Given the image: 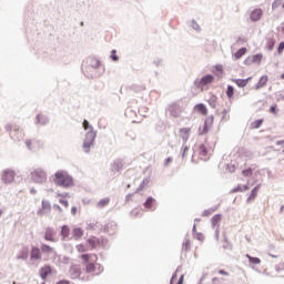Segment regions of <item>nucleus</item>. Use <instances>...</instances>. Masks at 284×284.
I'll return each mask as SVG.
<instances>
[{
  "instance_id": "obj_14",
  "label": "nucleus",
  "mask_w": 284,
  "mask_h": 284,
  "mask_svg": "<svg viewBox=\"0 0 284 284\" xmlns=\"http://www.w3.org/2000/svg\"><path fill=\"white\" fill-rule=\"evenodd\" d=\"M104 232L112 236L113 234H116V223L115 222H109L104 226Z\"/></svg>"
},
{
  "instance_id": "obj_58",
  "label": "nucleus",
  "mask_w": 284,
  "mask_h": 284,
  "mask_svg": "<svg viewBox=\"0 0 284 284\" xmlns=\"http://www.w3.org/2000/svg\"><path fill=\"white\" fill-rule=\"evenodd\" d=\"M140 213L141 211L139 209H134L131 211V216H139Z\"/></svg>"
},
{
  "instance_id": "obj_30",
  "label": "nucleus",
  "mask_w": 284,
  "mask_h": 284,
  "mask_svg": "<svg viewBox=\"0 0 284 284\" xmlns=\"http://www.w3.org/2000/svg\"><path fill=\"white\" fill-rule=\"evenodd\" d=\"M195 110L200 112V114H203V115L207 114V106H205V104L203 103L195 105Z\"/></svg>"
},
{
  "instance_id": "obj_2",
  "label": "nucleus",
  "mask_w": 284,
  "mask_h": 284,
  "mask_svg": "<svg viewBox=\"0 0 284 284\" xmlns=\"http://www.w3.org/2000/svg\"><path fill=\"white\" fill-rule=\"evenodd\" d=\"M53 182L59 187H72V185H74V180L65 171L55 172V174L53 176Z\"/></svg>"
},
{
  "instance_id": "obj_18",
  "label": "nucleus",
  "mask_w": 284,
  "mask_h": 284,
  "mask_svg": "<svg viewBox=\"0 0 284 284\" xmlns=\"http://www.w3.org/2000/svg\"><path fill=\"white\" fill-rule=\"evenodd\" d=\"M50 123V119H48V115L38 114L36 118V124L37 125H48Z\"/></svg>"
},
{
  "instance_id": "obj_34",
  "label": "nucleus",
  "mask_w": 284,
  "mask_h": 284,
  "mask_svg": "<svg viewBox=\"0 0 284 284\" xmlns=\"http://www.w3.org/2000/svg\"><path fill=\"white\" fill-rule=\"evenodd\" d=\"M97 239L98 237H91L87 240V243L90 245L91 250H97V245H98Z\"/></svg>"
},
{
  "instance_id": "obj_21",
  "label": "nucleus",
  "mask_w": 284,
  "mask_h": 284,
  "mask_svg": "<svg viewBox=\"0 0 284 284\" xmlns=\"http://www.w3.org/2000/svg\"><path fill=\"white\" fill-rule=\"evenodd\" d=\"M265 85H267V75H262L255 85V90H261V88H265Z\"/></svg>"
},
{
  "instance_id": "obj_51",
  "label": "nucleus",
  "mask_w": 284,
  "mask_h": 284,
  "mask_svg": "<svg viewBox=\"0 0 284 284\" xmlns=\"http://www.w3.org/2000/svg\"><path fill=\"white\" fill-rule=\"evenodd\" d=\"M183 250H185V252H190V240L185 239L184 243H183Z\"/></svg>"
},
{
  "instance_id": "obj_25",
  "label": "nucleus",
  "mask_w": 284,
  "mask_h": 284,
  "mask_svg": "<svg viewBox=\"0 0 284 284\" xmlns=\"http://www.w3.org/2000/svg\"><path fill=\"white\" fill-rule=\"evenodd\" d=\"M108 205H110V197H104L97 203L99 210H103V207H108Z\"/></svg>"
},
{
  "instance_id": "obj_44",
  "label": "nucleus",
  "mask_w": 284,
  "mask_h": 284,
  "mask_svg": "<svg viewBox=\"0 0 284 284\" xmlns=\"http://www.w3.org/2000/svg\"><path fill=\"white\" fill-rule=\"evenodd\" d=\"M281 6H283V0H275L272 3V10H276L277 8H281Z\"/></svg>"
},
{
  "instance_id": "obj_46",
  "label": "nucleus",
  "mask_w": 284,
  "mask_h": 284,
  "mask_svg": "<svg viewBox=\"0 0 284 284\" xmlns=\"http://www.w3.org/2000/svg\"><path fill=\"white\" fill-rule=\"evenodd\" d=\"M275 45H276V41H274V40L267 41V50H270V52H272V50H274Z\"/></svg>"
},
{
  "instance_id": "obj_37",
  "label": "nucleus",
  "mask_w": 284,
  "mask_h": 284,
  "mask_svg": "<svg viewBox=\"0 0 284 284\" xmlns=\"http://www.w3.org/2000/svg\"><path fill=\"white\" fill-rule=\"evenodd\" d=\"M84 265H85L87 274H92V272H94V270H97V266L94 265V263H89V264H84Z\"/></svg>"
},
{
  "instance_id": "obj_43",
  "label": "nucleus",
  "mask_w": 284,
  "mask_h": 284,
  "mask_svg": "<svg viewBox=\"0 0 284 284\" xmlns=\"http://www.w3.org/2000/svg\"><path fill=\"white\" fill-rule=\"evenodd\" d=\"M261 61H263V54L262 53H257L253 55V63H261Z\"/></svg>"
},
{
  "instance_id": "obj_26",
  "label": "nucleus",
  "mask_w": 284,
  "mask_h": 284,
  "mask_svg": "<svg viewBox=\"0 0 284 284\" xmlns=\"http://www.w3.org/2000/svg\"><path fill=\"white\" fill-rule=\"evenodd\" d=\"M250 79H252V78L235 79L233 81H234V83H236L237 88H245V85H247V83L250 82Z\"/></svg>"
},
{
  "instance_id": "obj_8",
  "label": "nucleus",
  "mask_w": 284,
  "mask_h": 284,
  "mask_svg": "<svg viewBox=\"0 0 284 284\" xmlns=\"http://www.w3.org/2000/svg\"><path fill=\"white\" fill-rule=\"evenodd\" d=\"M14 176H17V173L12 169H7L2 172L1 181L8 185L14 182Z\"/></svg>"
},
{
  "instance_id": "obj_33",
  "label": "nucleus",
  "mask_w": 284,
  "mask_h": 284,
  "mask_svg": "<svg viewBox=\"0 0 284 284\" xmlns=\"http://www.w3.org/2000/svg\"><path fill=\"white\" fill-rule=\"evenodd\" d=\"M97 243L98 245H100V247H103V248L108 247V239L105 237H98Z\"/></svg>"
},
{
  "instance_id": "obj_7",
  "label": "nucleus",
  "mask_w": 284,
  "mask_h": 284,
  "mask_svg": "<svg viewBox=\"0 0 284 284\" xmlns=\"http://www.w3.org/2000/svg\"><path fill=\"white\" fill-rule=\"evenodd\" d=\"M26 148L30 150V152H39L41 148L43 146V143H41L40 140L32 139V140H26Z\"/></svg>"
},
{
  "instance_id": "obj_5",
  "label": "nucleus",
  "mask_w": 284,
  "mask_h": 284,
  "mask_svg": "<svg viewBox=\"0 0 284 284\" xmlns=\"http://www.w3.org/2000/svg\"><path fill=\"white\" fill-rule=\"evenodd\" d=\"M7 132H9L12 141H21L23 139V133L19 130V125L17 124H8L6 126Z\"/></svg>"
},
{
  "instance_id": "obj_23",
  "label": "nucleus",
  "mask_w": 284,
  "mask_h": 284,
  "mask_svg": "<svg viewBox=\"0 0 284 284\" xmlns=\"http://www.w3.org/2000/svg\"><path fill=\"white\" fill-rule=\"evenodd\" d=\"M28 256H29L28 247H23V248L19 252V255L17 256V258H18L19 261H28Z\"/></svg>"
},
{
  "instance_id": "obj_40",
  "label": "nucleus",
  "mask_w": 284,
  "mask_h": 284,
  "mask_svg": "<svg viewBox=\"0 0 284 284\" xmlns=\"http://www.w3.org/2000/svg\"><path fill=\"white\" fill-rule=\"evenodd\" d=\"M199 153L201 154V156H207V148H205V144H200Z\"/></svg>"
},
{
  "instance_id": "obj_47",
  "label": "nucleus",
  "mask_w": 284,
  "mask_h": 284,
  "mask_svg": "<svg viewBox=\"0 0 284 284\" xmlns=\"http://www.w3.org/2000/svg\"><path fill=\"white\" fill-rule=\"evenodd\" d=\"M82 126L84 128V130H94V128L90 125V122L88 120L83 121Z\"/></svg>"
},
{
  "instance_id": "obj_52",
  "label": "nucleus",
  "mask_w": 284,
  "mask_h": 284,
  "mask_svg": "<svg viewBox=\"0 0 284 284\" xmlns=\"http://www.w3.org/2000/svg\"><path fill=\"white\" fill-rule=\"evenodd\" d=\"M226 170L232 174V173L236 172V165L235 164H229L226 166Z\"/></svg>"
},
{
  "instance_id": "obj_56",
  "label": "nucleus",
  "mask_w": 284,
  "mask_h": 284,
  "mask_svg": "<svg viewBox=\"0 0 284 284\" xmlns=\"http://www.w3.org/2000/svg\"><path fill=\"white\" fill-rule=\"evenodd\" d=\"M154 65H156V68H161V65H163V60L162 59H156L153 61Z\"/></svg>"
},
{
  "instance_id": "obj_1",
  "label": "nucleus",
  "mask_w": 284,
  "mask_h": 284,
  "mask_svg": "<svg viewBox=\"0 0 284 284\" xmlns=\"http://www.w3.org/2000/svg\"><path fill=\"white\" fill-rule=\"evenodd\" d=\"M105 73V68L101 64V61L97 58H89L87 60L85 77L87 79H99Z\"/></svg>"
},
{
  "instance_id": "obj_42",
  "label": "nucleus",
  "mask_w": 284,
  "mask_h": 284,
  "mask_svg": "<svg viewBox=\"0 0 284 284\" xmlns=\"http://www.w3.org/2000/svg\"><path fill=\"white\" fill-rule=\"evenodd\" d=\"M191 28H193V30H195L196 32H201V26L199 24V22H196V20L191 21Z\"/></svg>"
},
{
  "instance_id": "obj_27",
  "label": "nucleus",
  "mask_w": 284,
  "mask_h": 284,
  "mask_svg": "<svg viewBox=\"0 0 284 284\" xmlns=\"http://www.w3.org/2000/svg\"><path fill=\"white\" fill-rule=\"evenodd\" d=\"M148 185H150V180L144 179L141 184L139 185V187L135 190V194H139V192H143V190H145V187H148Z\"/></svg>"
},
{
  "instance_id": "obj_20",
  "label": "nucleus",
  "mask_w": 284,
  "mask_h": 284,
  "mask_svg": "<svg viewBox=\"0 0 284 284\" xmlns=\"http://www.w3.org/2000/svg\"><path fill=\"white\" fill-rule=\"evenodd\" d=\"M84 232L83 229L81 227H74L72 230V236L74 239V241H79V239H81L83 236Z\"/></svg>"
},
{
  "instance_id": "obj_6",
  "label": "nucleus",
  "mask_w": 284,
  "mask_h": 284,
  "mask_svg": "<svg viewBox=\"0 0 284 284\" xmlns=\"http://www.w3.org/2000/svg\"><path fill=\"white\" fill-rule=\"evenodd\" d=\"M210 83H214V75L212 74L203 75L201 79L194 81V85L197 90H203V88L210 85Z\"/></svg>"
},
{
  "instance_id": "obj_60",
  "label": "nucleus",
  "mask_w": 284,
  "mask_h": 284,
  "mask_svg": "<svg viewBox=\"0 0 284 284\" xmlns=\"http://www.w3.org/2000/svg\"><path fill=\"white\" fill-rule=\"evenodd\" d=\"M233 192H243V185L239 184L235 189H233Z\"/></svg>"
},
{
  "instance_id": "obj_62",
  "label": "nucleus",
  "mask_w": 284,
  "mask_h": 284,
  "mask_svg": "<svg viewBox=\"0 0 284 284\" xmlns=\"http://www.w3.org/2000/svg\"><path fill=\"white\" fill-rule=\"evenodd\" d=\"M173 159L172 158H168L164 162V166L168 168L170 165V163H172Z\"/></svg>"
},
{
  "instance_id": "obj_15",
  "label": "nucleus",
  "mask_w": 284,
  "mask_h": 284,
  "mask_svg": "<svg viewBox=\"0 0 284 284\" xmlns=\"http://www.w3.org/2000/svg\"><path fill=\"white\" fill-rule=\"evenodd\" d=\"M44 240L45 241H50L51 243H55L57 240L54 239V229L48 226L45 229V233H44Z\"/></svg>"
},
{
  "instance_id": "obj_45",
  "label": "nucleus",
  "mask_w": 284,
  "mask_h": 284,
  "mask_svg": "<svg viewBox=\"0 0 284 284\" xmlns=\"http://www.w3.org/2000/svg\"><path fill=\"white\" fill-rule=\"evenodd\" d=\"M110 59L111 61H114V62L119 61V55H116V50L113 49L111 51Z\"/></svg>"
},
{
  "instance_id": "obj_3",
  "label": "nucleus",
  "mask_w": 284,
  "mask_h": 284,
  "mask_svg": "<svg viewBox=\"0 0 284 284\" xmlns=\"http://www.w3.org/2000/svg\"><path fill=\"white\" fill-rule=\"evenodd\" d=\"M31 179L33 183H37L38 185H43V183L48 181V173L43 169L38 168L31 172Z\"/></svg>"
},
{
  "instance_id": "obj_29",
  "label": "nucleus",
  "mask_w": 284,
  "mask_h": 284,
  "mask_svg": "<svg viewBox=\"0 0 284 284\" xmlns=\"http://www.w3.org/2000/svg\"><path fill=\"white\" fill-rule=\"evenodd\" d=\"M223 219L222 214H215L212 219H211V223L213 227H216L219 225V223H221V220Z\"/></svg>"
},
{
  "instance_id": "obj_11",
  "label": "nucleus",
  "mask_w": 284,
  "mask_h": 284,
  "mask_svg": "<svg viewBox=\"0 0 284 284\" xmlns=\"http://www.w3.org/2000/svg\"><path fill=\"white\" fill-rule=\"evenodd\" d=\"M52 210V205L50 204V201L42 200V207L38 210L37 214L38 216H43L45 212H50Z\"/></svg>"
},
{
  "instance_id": "obj_24",
  "label": "nucleus",
  "mask_w": 284,
  "mask_h": 284,
  "mask_svg": "<svg viewBox=\"0 0 284 284\" xmlns=\"http://www.w3.org/2000/svg\"><path fill=\"white\" fill-rule=\"evenodd\" d=\"M154 203H156V200L152 196H149L143 205L146 210H152V207H154Z\"/></svg>"
},
{
  "instance_id": "obj_19",
  "label": "nucleus",
  "mask_w": 284,
  "mask_h": 284,
  "mask_svg": "<svg viewBox=\"0 0 284 284\" xmlns=\"http://www.w3.org/2000/svg\"><path fill=\"white\" fill-rule=\"evenodd\" d=\"M258 190H261V184H257L252 191L251 194L248 195L246 203H250L252 201H254V199H256L257 194H258Z\"/></svg>"
},
{
  "instance_id": "obj_61",
  "label": "nucleus",
  "mask_w": 284,
  "mask_h": 284,
  "mask_svg": "<svg viewBox=\"0 0 284 284\" xmlns=\"http://www.w3.org/2000/svg\"><path fill=\"white\" fill-rule=\"evenodd\" d=\"M270 112H271L272 114H276V112H278V110L276 109V104L271 105Z\"/></svg>"
},
{
  "instance_id": "obj_53",
  "label": "nucleus",
  "mask_w": 284,
  "mask_h": 284,
  "mask_svg": "<svg viewBox=\"0 0 284 284\" xmlns=\"http://www.w3.org/2000/svg\"><path fill=\"white\" fill-rule=\"evenodd\" d=\"M252 173H253L252 169H246L242 171L243 176H252Z\"/></svg>"
},
{
  "instance_id": "obj_64",
  "label": "nucleus",
  "mask_w": 284,
  "mask_h": 284,
  "mask_svg": "<svg viewBox=\"0 0 284 284\" xmlns=\"http://www.w3.org/2000/svg\"><path fill=\"white\" fill-rule=\"evenodd\" d=\"M195 239H196V241H203L202 233H196Z\"/></svg>"
},
{
  "instance_id": "obj_63",
  "label": "nucleus",
  "mask_w": 284,
  "mask_h": 284,
  "mask_svg": "<svg viewBox=\"0 0 284 284\" xmlns=\"http://www.w3.org/2000/svg\"><path fill=\"white\" fill-rule=\"evenodd\" d=\"M88 230H97V223H90L88 224Z\"/></svg>"
},
{
  "instance_id": "obj_57",
  "label": "nucleus",
  "mask_w": 284,
  "mask_h": 284,
  "mask_svg": "<svg viewBox=\"0 0 284 284\" xmlns=\"http://www.w3.org/2000/svg\"><path fill=\"white\" fill-rule=\"evenodd\" d=\"M132 196H134V193H129L125 195V203H130L132 201Z\"/></svg>"
},
{
  "instance_id": "obj_10",
  "label": "nucleus",
  "mask_w": 284,
  "mask_h": 284,
  "mask_svg": "<svg viewBox=\"0 0 284 284\" xmlns=\"http://www.w3.org/2000/svg\"><path fill=\"white\" fill-rule=\"evenodd\" d=\"M250 19L253 23L261 21L263 19V9H254L250 14Z\"/></svg>"
},
{
  "instance_id": "obj_16",
  "label": "nucleus",
  "mask_w": 284,
  "mask_h": 284,
  "mask_svg": "<svg viewBox=\"0 0 284 284\" xmlns=\"http://www.w3.org/2000/svg\"><path fill=\"white\" fill-rule=\"evenodd\" d=\"M49 274H52V267L50 265H45L40 268V277L42 281H45Z\"/></svg>"
},
{
  "instance_id": "obj_9",
  "label": "nucleus",
  "mask_w": 284,
  "mask_h": 284,
  "mask_svg": "<svg viewBox=\"0 0 284 284\" xmlns=\"http://www.w3.org/2000/svg\"><path fill=\"white\" fill-rule=\"evenodd\" d=\"M123 170V160L116 159L112 164H111V172L115 174V176H119L121 174V171Z\"/></svg>"
},
{
  "instance_id": "obj_38",
  "label": "nucleus",
  "mask_w": 284,
  "mask_h": 284,
  "mask_svg": "<svg viewBox=\"0 0 284 284\" xmlns=\"http://www.w3.org/2000/svg\"><path fill=\"white\" fill-rule=\"evenodd\" d=\"M245 52H247V49L246 48H241L240 50H237L234 54L235 59H241Z\"/></svg>"
},
{
  "instance_id": "obj_48",
  "label": "nucleus",
  "mask_w": 284,
  "mask_h": 284,
  "mask_svg": "<svg viewBox=\"0 0 284 284\" xmlns=\"http://www.w3.org/2000/svg\"><path fill=\"white\" fill-rule=\"evenodd\" d=\"M81 258L84 262V265H88L90 263V254H82Z\"/></svg>"
},
{
  "instance_id": "obj_41",
  "label": "nucleus",
  "mask_w": 284,
  "mask_h": 284,
  "mask_svg": "<svg viewBox=\"0 0 284 284\" xmlns=\"http://www.w3.org/2000/svg\"><path fill=\"white\" fill-rule=\"evenodd\" d=\"M216 99L217 98L215 95H212L207 101L210 108H213V110L216 108Z\"/></svg>"
},
{
  "instance_id": "obj_59",
  "label": "nucleus",
  "mask_w": 284,
  "mask_h": 284,
  "mask_svg": "<svg viewBox=\"0 0 284 284\" xmlns=\"http://www.w3.org/2000/svg\"><path fill=\"white\" fill-rule=\"evenodd\" d=\"M190 151V146H184L182 151V159H185V154Z\"/></svg>"
},
{
  "instance_id": "obj_13",
  "label": "nucleus",
  "mask_w": 284,
  "mask_h": 284,
  "mask_svg": "<svg viewBox=\"0 0 284 284\" xmlns=\"http://www.w3.org/2000/svg\"><path fill=\"white\" fill-rule=\"evenodd\" d=\"M70 278H79L81 276V266L72 265L69 270Z\"/></svg>"
},
{
  "instance_id": "obj_31",
  "label": "nucleus",
  "mask_w": 284,
  "mask_h": 284,
  "mask_svg": "<svg viewBox=\"0 0 284 284\" xmlns=\"http://www.w3.org/2000/svg\"><path fill=\"white\" fill-rule=\"evenodd\" d=\"M41 251L44 254H54V248H52L50 245L48 244H41Z\"/></svg>"
},
{
  "instance_id": "obj_12",
  "label": "nucleus",
  "mask_w": 284,
  "mask_h": 284,
  "mask_svg": "<svg viewBox=\"0 0 284 284\" xmlns=\"http://www.w3.org/2000/svg\"><path fill=\"white\" fill-rule=\"evenodd\" d=\"M169 112L171 116L179 119V116H181V106H179L176 103H173L169 106Z\"/></svg>"
},
{
  "instance_id": "obj_55",
  "label": "nucleus",
  "mask_w": 284,
  "mask_h": 284,
  "mask_svg": "<svg viewBox=\"0 0 284 284\" xmlns=\"http://www.w3.org/2000/svg\"><path fill=\"white\" fill-rule=\"evenodd\" d=\"M283 50H284V41L280 42L278 48H277V53L283 54Z\"/></svg>"
},
{
  "instance_id": "obj_4",
  "label": "nucleus",
  "mask_w": 284,
  "mask_h": 284,
  "mask_svg": "<svg viewBox=\"0 0 284 284\" xmlns=\"http://www.w3.org/2000/svg\"><path fill=\"white\" fill-rule=\"evenodd\" d=\"M95 139H97V131L91 129L85 133V138L82 145L85 154H90V148L94 145Z\"/></svg>"
},
{
  "instance_id": "obj_17",
  "label": "nucleus",
  "mask_w": 284,
  "mask_h": 284,
  "mask_svg": "<svg viewBox=\"0 0 284 284\" xmlns=\"http://www.w3.org/2000/svg\"><path fill=\"white\" fill-rule=\"evenodd\" d=\"M31 261H41V248H39L37 246H32Z\"/></svg>"
},
{
  "instance_id": "obj_50",
  "label": "nucleus",
  "mask_w": 284,
  "mask_h": 284,
  "mask_svg": "<svg viewBox=\"0 0 284 284\" xmlns=\"http://www.w3.org/2000/svg\"><path fill=\"white\" fill-rule=\"evenodd\" d=\"M222 121H230V115H227V109H224L223 111H222Z\"/></svg>"
},
{
  "instance_id": "obj_49",
  "label": "nucleus",
  "mask_w": 284,
  "mask_h": 284,
  "mask_svg": "<svg viewBox=\"0 0 284 284\" xmlns=\"http://www.w3.org/2000/svg\"><path fill=\"white\" fill-rule=\"evenodd\" d=\"M245 65H252V63H254V58L253 55H248L245 60H244Z\"/></svg>"
},
{
  "instance_id": "obj_22",
  "label": "nucleus",
  "mask_w": 284,
  "mask_h": 284,
  "mask_svg": "<svg viewBox=\"0 0 284 284\" xmlns=\"http://www.w3.org/2000/svg\"><path fill=\"white\" fill-rule=\"evenodd\" d=\"M180 133L182 134L183 143H187V140L190 139V128L180 129Z\"/></svg>"
},
{
  "instance_id": "obj_54",
  "label": "nucleus",
  "mask_w": 284,
  "mask_h": 284,
  "mask_svg": "<svg viewBox=\"0 0 284 284\" xmlns=\"http://www.w3.org/2000/svg\"><path fill=\"white\" fill-rule=\"evenodd\" d=\"M207 121L204 122L203 129H200V134H207Z\"/></svg>"
},
{
  "instance_id": "obj_36",
  "label": "nucleus",
  "mask_w": 284,
  "mask_h": 284,
  "mask_svg": "<svg viewBox=\"0 0 284 284\" xmlns=\"http://www.w3.org/2000/svg\"><path fill=\"white\" fill-rule=\"evenodd\" d=\"M217 209L219 206L204 210V212L202 213V216H212V214H214V212H216Z\"/></svg>"
},
{
  "instance_id": "obj_28",
  "label": "nucleus",
  "mask_w": 284,
  "mask_h": 284,
  "mask_svg": "<svg viewBox=\"0 0 284 284\" xmlns=\"http://www.w3.org/2000/svg\"><path fill=\"white\" fill-rule=\"evenodd\" d=\"M61 236H62L63 241H65V239H68L70 236V226L63 225L61 227Z\"/></svg>"
},
{
  "instance_id": "obj_35",
  "label": "nucleus",
  "mask_w": 284,
  "mask_h": 284,
  "mask_svg": "<svg viewBox=\"0 0 284 284\" xmlns=\"http://www.w3.org/2000/svg\"><path fill=\"white\" fill-rule=\"evenodd\" d=\"M263 125V119L255 120L254 122L251 123L252 130H258Z\"/></svg>"
},
{
  "instance_id": "obj_32",
  "label": "nucleus",
  "mask_w": 284,
  "mask_h": 284,
  "mask_svg": "<svg viewBox=\"0 0 284 284\" xmlns=\"http://www.w3.org/2000/svg\"><path fill=\"white\" fill-rule=\"evenodd\" d=\"M246 258H248V262L252 265H260V263H261V258L251 256L250 254L246 255Z\"/></svg>"
},
{
  "instance_id": "obj_39",
  "label": "nucleus",
  "mask_w": 284,
  "mask_h": 284,
  "mask_svg": "<svg viewBox=\"0 0 284 284\" xmlns=\"http://www.w3.org/2000/svg\"><path fill=\"white\" fill-rule=\"evenodd\" d=\"M226 97H227V99H233L234 98V87L227 85Z\"/></svg>"
}]
</instances>
